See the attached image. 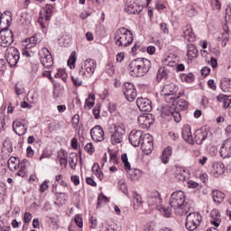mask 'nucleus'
Returning <instances> with one entry per match:
<instances>
[{
	"instance_id": "obj_34",
	"label": "nucleus",
	"mask_w": 231,
	"mask_h": 231,
	"mask_svg": "<svg viewBox=\"0 0 231 231\" xmlns=\"http://www.w3.org/2000/svg\"><path fill=\"white\" fill-rule=\"evenodd\" d=\"M187 56L189 60H192V59H198V50L196 49V47H194L193 44L188 45Z\"/></svg>"
},
{
	"instance_id": "obj_25",
	"label": "nucleus",
	"mask_w": 231,
	"mask_h": 231,
	"mask_svg": "<svg viewBox=\"0 0 231 231\" xmlns=\"http://www.w3.org/2000/svg\"><path fill=\"white\" fill-rule=\"evenodd\" d=\"M183 37L186 41H189V42H194V41H196V34L194 33V31H192V27L190 25H188L184 29Z\"/></svg>"
},
{
	"instance_id": "obj_31",
	"label": "nucleus",
	"mask_w": 231,
	"mask_h": 231,
	"mask_svg": "<svg viewBox=\"0 0 231 231\" xmlns=\"http://www.w3.org/2000/svg\"><path fill=\"white\" fill-rule=\"evenodd\" d=\"M212 196H213V200L217 205H219L220 203H223V199H225V193L219 190H213Z\"/></svg>"
},
{
	"instance_id": "obj_43",
	"label": "nucleus",
	"mask_w": 231,
	"mask_h": 231,
	"mask_svg": "<svg viewBox=\"0 0 231 231\" xmlns=\"http://www.w3.org/2000/svg\"><path fill=\"white\" fill-rule=\"evenodd\" d=\"M79 160L77 159V154L76 153H71L70 156L69 157V163L70 169H74V167H77Z\"/></svg>"
},
{
	"instance_id": "obj_63",
	"label": "nucleus",
	"mask_w": 231,
	"mask_h": 231,
	"mask_svg": "<svg viewBox=\"0 0 231 231\" xmlns=\"http://www.w3.org/2000/svg\"><path fill=\"white\" fill-rule=\"evenodd\" d=\"M93 106H95V101H91L89 99H86V102H85V109L88 108V109H91V107H93Z\"/></svg>"
},
{
	"instance_id": "obj_55",
	"label": "nucleus",
	"mask_w": 231,
	"mask_h": 231,
	"mask_svg": "<svg viewBox=\"0 0 231 231\" xmlns=\"http://www.w3.org/2000/svg\"><path fill=\"white\" fill-rule=\"evenodd\" d=\"M85 151H87L88 154H93V152H95V146H93V143H88L85 146Z\"/></svg>"
},
{
	"instance_id": "obj_22",
	"label": "nucleus",
	"mask_w": 231,
	"mask_h": 231,
	"mask_svg": "<svg viewBox=\"0 0 231 231\" xmlns=\"http://www.w3.org/2000/svg\"><path fill=\"white\" fill-rule=\"evenodd\" d=\"M30 167V162L26 159H23L20 161L18 164V168L20 170L16 172V176H19L20 178H26V174L28 173V168Z\"/></svg>"
},
{
	"instance_id": "obj_21",
	"label": "nucleus",
	"mask_w": 231,
	"mask_h": 231,
	"mask_svg": "<svg viewBox=\"0 0 231 231\" xmlns=\"http://www.w3.org/2000/svg\"><path fill=\"white\" fill-rule=\"evenodd\" d=\"M90 135L94 142H102L104 140V130L99 125H96L90 130Z\"/></svg>"
},
{
	"instance_id": "obj_1",
	"label": "nucleus",
	"mask_w": 231,
	"mask_h": 231,
	"mask_svg": "<svg viewBox=\"0 0 231 231\" xmlns=\"http://www.w3.org/2000/svg\"><path fill=\"white\" fill-rule=\"evenodd\" d=\"M185 192L181 190L175 191L170 199V205L179 216H187L190 210V206L185 201Z\"/></svg>"
},
{
	"instance_id": "obj_4",
	"label": "nucleus",
	"mask_w": 231,
	"mask_h": 231,
	"mask_svg": "<svg viewBox=\"0 0 231 231\" xmlns=\"http://www.w3.org/2000/svg\"><path fill=\"white\" fill-rule=\"evenodd\" d=\"M97 69V60L87 59L81 62L79 75L82 79H90Z\"/></svg>"
},
{
	"instance_id": "obj_36",
	"label": "nucleus",
	"mask_w": 231,
	"mask_h": 231,
	"mask_svg": "<svg viewBox=\"0 0 231 231\" xmlns=\"http://www.w3.org/2000/svg\"><path fill=\"white\" fill-rule=\"evenodd\" d=\"M58 158L60 160V165H68V152L64 150H60L58 154Z\"/></svg>"
},
{
	"instance_id": "obj_11",
	"label": "nucleus",
	"mask_w": 231,
	"mask_h": 231,
	"mask_svg": "<svg viewBox=\"0 0 231 231\" xmlns=\"http://www.w3.org/2000/svg\"><path fill=\"white\" fill-rule=\"evenodd\" d=\"M45 14V19L40 17L38 19L39 24H41L42 28L45 29L48 26V23H50L51 19V15H53V12H55V6L53 5H46L43 8Z\"/></svg>"
},
{
	"instance_id": "obj_17",
	"label": "nucleus",
	"mask_w": 231,
	"mask_h": 231,
	"mask_svg": "<svg viewBox=\"0 0 231 231\" xmlns=\"http://www.w3.org/2000/svg\"><path fill=\"white\" fill-rule=\"evenodd\" d=\"M176 93H178V86L174 83H170L163 87L161 95L164 97V98H167V97H173Z\"/></svg>"
},
{
	"instance_id": "obj_16",
	"label": "nucleus",
	"mask_w": 231,
	"mask_h": 231,
	"mask_svg": "<svg viewBox=\"0 0 231 231\" xmlns=\"http://www.w3.org/2000/svg\"><path fill=\"white\" fill-rule=\"evenodd\" d=\"M125 12H126V14H140V12H142V6H140V5L136 4V2H134V0H126L125 4Z\"/></svg>"
},
{
	"instance_id": "obj_58",
	"label": "nucleus",
	"mask_w": 231,
	"mask_h": 231,
	"mask_svg": "<svg viewBox=\"0 0 231 231\" xmlns=\"http://www.w3.org/2000/svg\"><path fill=\"white\" fill-rule=\"evenodd\" d=\"M106 73L111 77L115 75V67L111 64L106 66Z\"/></svg>"
},
{
	"instance_id": "obj_26",
	"label": "nucleus",
	"mask_w": 231,
	"mask_h": 231,
	"mask_svg": "<svg viewBox=\"0 0 231 231\" xmlns=\"http://www.w3.org/2000/svg\"><path fill=\"white\" fill-rule=\"evenodd\" d=\"M127 176L132 181H138V179L142 178V171L131 168H127Z\"/></svg>"
},
{
	"instance_id": "obj_54",
	"label": "nucleus",
	"mask_w": 231,
	"mask_h": 231,
	"mask_svg": "<svg viewBox=\"0 0 231 231\" xmlns=\"http://www.w3.org/2000/svg\"><path fill=\"white\" fill-rule=\"evenodd\" d=\"M50 181L49 180H45L43 181L41 186H40V192H46V190H48L50 189V185H49Z\"/></svg>"
},
{
	"instance_id": "obj_42",
	"label": "nucleus",
	"mask_w": 231,
	"mask_h": 231,
	"mask_svg": "<svg viewBox=\"0 0 231 231\" xmlns=\"http://www.w3.org/2000/svg\"><path fill=\"white\" fill-rule=\"evenodd\" d=\"M221 88L225 93H231V80H223L221 82Z\"/></svg>"
},
{
	"instance_id": "obj_23",
	"label": "nucleus",
	"mask_w": 231,
	"mask_h": 231,
	"mask_svg": "<svg viewBox=\"0 0 231 231\" xmlns=\"http://www.w3.org/2000/svg\"><path fill=\"white\" fill-rule=\"evenodd\" d=\"M13 129L18 136H24L26 134V131H28V128L24 124H23L21 121H14L13 123Z\"/></svg>"
},
{
	"instance_id": "obj_56",
	"label": "nucleus",
	"mask_w": 231,
	"mask_h": 231,
	"mask_svg": "<svg viewBox=\"0 0 231 231\" xmlns=\"http://www.w3.org/2000/svg\"><path fill=\"white\" fill-rule=\"evenodd\" d=\"M121 159H122L123 163H125V171H127V169H131V164L127 161V154H123Z\"/></svg>"
},
{
	"instance_id": "obj_29",
	"label": "nucleus",
	"mask_w": 231,
	"mask_h": 231,
	"mask_svg": "<svg viewBox=\"0 0 231 231\" xmlns=\"http://www.w3.org/2000/svg\"><path fill=\"white\" fill-rule=\"evenodd\" d=\"M20 162L21 161L19 160V158L11 157L7 162L8 169H10L11 171H17V169H19Z\"/></svg>"
},
{
	"instance_id": "obj_38",
	"label": "nucleus",
	"mask_w": 231,
	"mask_h": 231,
	"mask_svg": "<svg viewBox=\"0 0 231 231\" xmlns=\"http://www.w3.org/2000/svg\"><path fill=\"white\" fill-rule=\"evenodd\" d=\"M92 172L102 181L104 180V173H102V171H100V166L98 163H94L92 167Z\"/></svg>"
},
{
	"instance_id": "obj_2",
	"label": "nucleus",
	"mask_w": 231,
	"mask_h": 231,
	"mask_svg": "<svg viewBox=\"0 0 231 231\" xmlns=\"http://www.w3.org/2000/svg\"><path fill=\"white\" fill-rule=\"evenodd\" d=\"M132 77H145L151 69V60L145 58H137L129 64Z\"/></svg>"
},
{
	"instance_id": "obj_35",
	"label": "nucleus",
	"mask_w": 231,
	"mask_h": 231,
	"mask_svg": "<svg viewBox=\"0 0 231 231\" xmlns=\"http://www.w3.org/2000/svg\"><path fill=\"white\" fill-rule=\"evenodd\" d=\"M133 198H134V210H138V208H140V207H142V205L143 203L142 201V196L138 195V193H136V192H134Z\"/></svg>"
},
{
	"instance_id": "obj_6",
	"label": "nucleus",
	"mask_w": 231,
	"mask_h": 231,
	"mask_svg": "<svg viewBox=\"0 0 231 231\" xmlns=\"http://www.w3.org/2000/svg\"><path fill=\"white\" fill-rule=\"evenodd\" d=\"M124 136H125V125H116L114 127V132L111 134L110 142L112 145H116V143H122L124 142Z\"/></svg>"
},
{
	"instance_id": "obj_30",
	"label": "nucleus",
	"mask_w": 231,
	"mask_h": 231,
	"mask_svg": "<svg viewBox=\"0 0 231 231\" xmlns=\"http://www.w3.org/2000/svg\"><path fill=\"white\" fill-rule=\"evenodd\" d=\"M12 23V13L7 12L1 14L0 13V24H8L10 26V23Z\"/></svg>"
},
{
	"instance_id": "obj_19",
	"label": "nucleus",
	"mask_w": 231,
	"mask_h": 231,
	"mask_svg": "<svg viewBox=\"0 0 231 231\" xmlns=\"http://www.w3.org/2000/svg\"><path fill=\"white\" fill-rule=\"evenodd\" d=\"M137 107L140 111L147 112L152 109V106L151 105V100L146 97H138L136 100Z\"/></svg>"
},
{
	"instance_id": "obj_27",
	"label": "nucleus",
	"mask_w": 231,
	"mask_h": 231,
	"mask_svg": "<svg viewBox=\"0 0 231 231\" xmlns=\"http://www.w3.org/2000/svg\"><path fill=\"white\" fill-rule=\"evenodd\" d=\"M222 174H225V165L219 162H216L213 165V175L215 178H218V176H221Z\"/></svg>"
},
{
	"instance_id": "obj_60",
	"label": "nucleus",
	"mask_w": 231,
	"mask_h": 231,
	"mask_svg": "<svg viewBox=\"0 0 231 231\" xmlns=\"http://www.w3.org/2000/svg\"><path fill=\"white\" fill-rule=\"evenodd\" d=\"M110 162H112V163H118V158L116 157V152H110Z\"/></svg>"
},
{
	"instance_id": "obj_8",
	"label": "nucleus",
	"mask_w": 231,
	"mask_h": 231,
	"mask_svg": "<svg viewBox=\"0 0 231 231\" xmlns=\"http://www.w3.org/2000/svg\"><path fill=\"white\" fill-rule=\"evenodd\" d=\"M5 59L11 68H14V66H17L19 59H21L19 51L15 47L8 48L5 53Z\"/></svg>"
},
{
	"instance_id": "obj_59",
	"label": "nucleus",
	"mask_w": 231,
	"mask_h": 231,
	"mask_svg": "<svg viewBox=\"0 0 231 231\" xmlns=\"http://www.w3.org/2000/svg\"><path fill=\"white\" fill-rule=\"evenodd\" d=\"M71 79L74 86H82V80L79 78L72 76Z\"/></svg>"
},
{
	"instance_id": "obj_28",
	"label": "nucleus",
	"mask_w": 231,
	"mask_h": 231,
	"mask_svg": "<svg viewBox=\"0 0 231 231\" xmlns=\"http://www.w3.org/2000/svg\"><path fill=\"white\" fill-rule=\"evenodd\" d=\"M217 102H221L223 104V107H225V108L230 107L231 95L226 96V95L220 94L217 97Z\"/></svg>"
},
{
	"instance_id": "obj_53",
	"label": "nucleus",
	"mask_w": 231,
	"mask_h": 231,
	"mask_svg": "<svg viewBox=\"0 0 231 231\" xmlns=\"http://www.w3.org/2000/svg\"><path fill=\"white\" fill-rule=\"evenodd\" d=\"M93 115L96 120L100 118V105H96V106L93 108Z\"/></svg>"
},
{
	"instance_id": "obj_48",
	"label": "nucleus",
	"mask_w": 231,
	"mask_h": 231,
	"mask_svg": "<svg viewBox=\"0 0 231 231\" xmlns=\"http://www.w3.org/2000/svg\"><path fill=\"white\" fill-rule=\"evenodd\" d=\"M12 144L8 143L6 141L4 142V147L2 152H7V154H12L13 152Z\"/></svg>"
},
{
	"instance_id": "obj_47",
	"label": "nucleus",
	"mask_w": 231,
	"mask_h": 231,
	"mask_svg": "<svg viewBox=\"0 0 231 231\" xmlns=\"http://www.w3.org/2000/svg\"><path fill=\"white\" fill-rule=\"evenodd\" d=\"M158 208L164 217H171V216H172V211L171 209L165 208L162 206L159 207Z\"/></svg>"
},
{
	"instance_id": "obj_3",
	"label": "nucleus",
	"mask_w": 231,
	"mask_h": 231,
	"mask_svg": "<svg viewBox=\"0 0 231 231\" xmlns=\"http://www.w3.org/2000/svg\"><path fill=\"white\" fill-rule=\"evenodd\" d=\"M115 42L119 48H125L133 42V32L125 27L118 29L115 33Z\"/></svg>"
},
{
	"instance_id": "obj_62",
	"label": "nucleus",
	"mask_w": 231,
	"mask_h": 231,
	"mask_svg": "<svg viewBox=\"0 0 231 231\" xmlns=\"http://www.w3.org/2000/svg\"><path fill=\"white\" fill-rule=\"evenodd\" d=\"M11 227L5 225L3 220H0V231H10Z\"/></svg>"
},
{
	"instance_id": "obj_39",
	"label": "nucleus",
	"mask_w": 231,
	"mask_h": 231,
	"mask_svg": "<svg viewBox=\"0 0 231 231\" xmlns=\"http://www.w3.org/2000/svg\"><path fill=\"white\" fill-rule=\"evenodd\" d=\"M55 79H61L63 82H66L68 80V73L64 69H59L55 74Z\"/></svg>"
},
{
	"instance_id": "obj_41",
	"label": "nucleus",
	"mask_w": 231,
	"mask_h": 231,
	"mask_svg": "<svg viewBox=\"0 0 231 231\" xmlns=\"http://www.w3.org/2000/svg\"><path fill=\"white\" fill-rule=\"evenodd\" d=\"M75 62H77V52L73 51L68 60V66H69L70 69H74Z\"/></svg>"
},
{
	"instance_id": "obj_10",
	"label": "nucleus",
	"mask_w": 231,
	"mask_h": 231,
	"mask_svg": "<svg viewBox=\"0 0 231 231\" xmlns=\"http://www.w3.org/2000/svg\"><path fill=\"white\" fill-rule=\"evenodd\" d=\"M39 55L42 66L47 68V69H50V68L53 66V57L51 56V53H50V51H48L46 48H42L40 51Z\"/></svg>"
},
{
	"instance_id": "obj_9",
	"label": "nucleus",
	"mask_w": 231,
	"mask_h": 231,
	"mask_svg": "<svg viewBox=\"0 0 231 231\" xmlns=\"http://www.w3.org/2000/svg\"><path fill=\"white\" fill-rule=\"evenodd\" d=\"M12 42H14V32L8 29H2L0 31V46L8 48Z\"/></svg>"
},
{
	"instance_id": "obj_50",
	"label": "nucleus",
	"mask_w": 231,
	"mask_h": 231,
	"mask_svg": "<svg viewBox=\"0 0 231 231\" xmlns=\"http://www.w3.org/2000/svg\"><path fill=\"white\" fill-rule=\"evenodd\" d=\"M74 221H75L77 226H79V228H82V226H84V221L82 219V216L76 215Z\"/></svg>"
},
{
	"instance_id": "obj_40",
	"label": "nucleus",
	"mask_w": 231,
	"mask_h": 231,
	"mask_svg": "<svg viewBox=\"0 0 231 231\" xmlns=\"http://www.w3.org/2000/svg\"><path fill=\"white\" fill-rule=\"evenodd\" d=\"M211 217L213 218V220H211L212 225H214V226H219V223H221L220 221L221 216L217 214V211L213 210L211 212Z\"/></svg>"
},
{
	"instance_id": "obj_46",
	"label": "nucleus",
	"mask_w": 231,
	"mask_h": 231,
	"mask_svg": "<svg viewBox=\"0 0 231 231\" xmlns=\"http://www.w3.org/2000/svg\"><path fill=\"white\" fill-rule=\"evenodd\" d=\"M167 76H168L167 69H165V68L159 69L158 73H157L158 80H162V79H167Z\"/></svg>"
},
{
	"instance_id": "obj_52",
	"label": "nucleus",
	"mask_w": 231,
	"mask_h": 231,
	"mask_svg": "<svg viewBox=\"0 0 231 231\" xmlns=\"http://www.w3.org/2000/svg\"><path fill=\"white\" fill-rule=\"evenodd\" d=\"M182 80H184L185 82H188L189 84H190L191 82H194V74L192 73L184 74L182 76Z\"/></svg>"
},
{
	"instance_id": "obj_15",
	"label": "nucleus",
	"mask_w": 231,
	"mask_h": 231,
	"mask_svg": "<svg viewBox=\"0 0 231 231\" xmlns=\"http://www.w3.org/2000/svg\"><path fill=\"white\" fill-rule=\"evenodd\" d=\"M138 124L143 129H147L154 124V117L151 114H141L138 117Z\"/></svg>"
},
{
	"instance_id": "obj_45",
	"label": "nucleus",
	"mask_w": 231,
	"mask_h": 231,
	"mask_svg": "<svg viewBox=\"0 0 231 231\" xmlns=\"http://www.w3.org/2000/svg\"><path fill=\"white\" fill-rule=\"evenodd\" d=\"M167 115H171V116H172V118H174L175 122H177V123L181 122V114H180V112L168 111Z\"/></svg>"
},
{
	"instance_id": "obj_20",
	"label": "nucleus",
	"mask_w": 231,
	"mask_h": 231,
	"mask_svg": "<svg viewBox=\"0 0 231 231\" xmlns=\"http://www.w3.org/2000/svg\"><path fill=\"white\" fill-rule=\"evenodd\" d=\"M42 39H41V35L39 34H34L29 38H26L24 40V46L26 50H32V48H35L39 42H41Z\"/></svg>"
},
{
	"instance_id": "obj_7",
	"label": "nucleus",
	"mask_w": 231,
	"mask_h": 231,
	"mask_svg": "<svg viewBox=\"0 0 231 231\" xmlns=\"http://www.w3.org/2000/svg\"><path fill=\"white\" fill-rule=\"evenodd\" d=\"M141 149L143 154L149 156L152 150L154 149V138L150 134H144L143 141L141 142Z\"/></svg>"
},
{
	"instance_id": "obj_12",
	"label": "nucleus",
	"mask_w": 231,
	"mask_h": 231,
	"mask_svg": "<svg viewBox=\"0 0 231 231\" xmlns=\"http://www.w3.org/2000/svg\"><path fill=\"white\" fill-rule=\"evenodd\" d=\"M123 93L128 100V102H133L136 97H138V93L136 92V88L133 83L126 82L124 85Z\"/></svg>"
},
{
	"instance_id": "obj_32",
	"label": "nucleus",
	"mask_w": 231,
	"mask_h": 231,
	"mask_svg": "<svg viewBox=\"0 0 231 231\" xmlns=\"http://www.w3.org/2000/svg\"><path fill=\"white\" fill-rule=\"evenodd\" d=\"M172 156V147L168 146L162 151V161L163 163H169V158Z\"/></svg>"
},
{
	"instance_id": "obj_37",
	"label": "nucleus",
	"mask_w": 231,
	"mask_h": 231,
	"mask_svg": "<svg viewBox=\"0 0 231 231\" xmlns=\"http://www.w3.org/2000/svg\"><path fill=\"white\" fill-rule=\"evenodd\" d=\"M179 95L180 96L171 98H173V100H177V106L180 107V109H187V107H189V103L187 102V100L180 98V97H181L182 95L181 93H180Z\"/></svg>"
},
{
	"instance_id": "obj_18",
	"label": "nucleus",
	"mask_w": 231,
	"mask_h": 231,
	"mask_svg": "<svg viewBox=\"0 0 231 231\" xmlns=\"http://www.w3.org/2000/svg\"><path fill=\"white\" fill-rule=\"evenodd\" d=\"M221 158H231V137L225 140L220 147Z\"/></svg>"
},
{
	"instance_id": "obj_33",
	"label": "nucleus",
	"mask_w": 231,
	"mask_h": 231,
	"mask_svg": "<svg viewBox=\"0 0 231 231\" xmlns=\"http://www.w3.org/2000/svg\"><path fill=\"white\" fill-rule=\"evenodd\" d=\"M207 138V132H203L201 130H199L195 133L194 140L196 143H203V141Z\"/></svg>"
},
{
	"instance_id": "obj_24",
	"label": "nucleus",
	"mask_w": 231,
	"mask_h": 231,
	"mask_svg": "<svg viewBox=\"0 0 231 231\" xmlns=\"http://www.w3.org/2000/svg\"><path fill=\"white\" fill-rule=\"evenodd\" d=\"M192 128L189 125H185L182 128V138L188 143H192L194 142V137L192 136Z\"/></svg>"
},
{
	"instance_id": "obj_64",
	"label": "nucleus",
	"mask_w": 231,
	"mask_h": 231,
	"mask_svg": "<svg viewBox=\"0 0 231 231\" xmlns=\"http://www.w3.org/2000/svg\"><path fill=\"white\" fill-rule=\"evenodd\" d=\"M199 185V184L198 182L194 181V180L188 181L189 189H198Z\"/></svg>"
},
{
	"instance_id": "obj_5",
	"label": "nucleus",
	"mask_w": 231,
	"mask_h": 231,
	"mask_svg": "<svg viewBox=\"0 0 231 231\" xmlns=\"http://www.w3.org/2000/svg\"><path fill=\"white\" fill-rule=\"evenodd\" d=\"M202 217L198 212L189 213L186 217L185 226L189 231H194L201 224Z\"/></svg>"
},
{
	"instance_id": "obj_51",
	"label": "nucleus",
	"mask_w": 231,
	"mask_h": 231,
	"mask_svg": "<svg viewBox=\"0 0 231 231\" xmlns=\"http://www.w3.org/2000/svg\"><path fill=\"white\" fill-rule=\"evenodd\" d=\"M186 12L189 17H194L197 14L196 9L190 5L186 7Z\"/></svg>"
},
{
	"instance_id": "obj_57",
	"label": "nucleus",
	"mask_w": 231,
	"mask_h": 231,
	"mask_svg": "<svg viewBox=\"0 0 231 231\" xmlns=\"http://www.w3.org/2000/svg\"><path fill=\"white\" fill-rule=\"evenodd\" d=\"M14 90H15V94L16 95H23V85H21V83H16L15 87H14Z\"/></svg>"
},
{
	"instance_id": "obj_49",
	"label": "nucleus",
	"mask_w": 231,
	"mask_h": 231,
	"mask_svg": "<svg viewBox=\"0 0 231 231\" xmlns=\"http://www.w3.org/2000/svg\"><path fill=\"white\" fill-rule=\"evenodd\" d=\"M104 203H109V199H107L104 194H99L97 198V207H100Z\"/></svg>"
},
{
	"instance_id": "obj_13",
	"label": "nucleus",
	"mask_w": 231,
	"mask_h": 231,
	"mask_svg": "<svg viewBox=\"0 0 231 231\" xmlns=\"http://www.w3.org/2000/svg\"><path fill=\"white\" fill-rule=\"evenodd\" d=\"M147 203L149 207L153 208H159L162 207V195L158 191H152L147 198Z\"/></svg>"
},
{
	"instance_id": "obj_14",
	"label": "nucleus",
	"mask_w": 231,
	"mask_h": 231,
	"mask_svg": "<svg viewBox=\"0 0 231 231\" xmlns=\"http://www.w3.org/2000/svg\"><path fill=\"white\" fill-rule=\"evenodd\" d=\"M143 132L140 130H133L129 134V142L134 147H138L143 140Z\"/></svg>"
},
{
	"instance_id": "obj_44",
	"label": "nucleus",
	"mask_w": 231,
	"mask_h": 231,
	"mask_svg": "<svg viewBox=\"0 0 231 231\" xmlns=\"http://www.w3.org/2000/svg\"><path fill=\"white\" fill-rule=\"evenodd\" d=\"M164 66H169L170 68H174L177 66L176 61L172 59V57L168 56L164 60H163Z\"/></svg>"
},
{
	"instance_id": "obj_61",
	"label": "nucleus",
	"mask_w": 231,
	"mask_h": 231,
	"mask_svg": "<svg viewBox=\"0 0 231 231\" xmlns=\"http://www.w3.org/2000/svg\"><path fill=\"white\" fill-rule=\"evenodd\" d=\"M200 104L204 108L208 107V97L205 96L202 97Z\"/></svg>"
}]
</instances>
